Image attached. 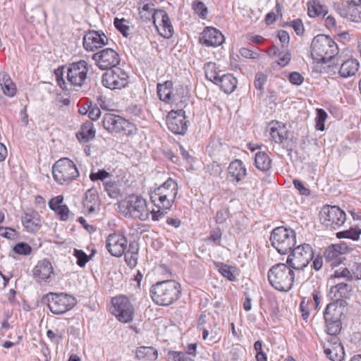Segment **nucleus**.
<instances>
[{
	"instance_id": "54",
	"label": "nucleus",
	"mask_w": 361,
	"mask_h": 361,
	"mask_svg": "<svg viewBox=\"0 0 361 361\" xmlns=\"http://www.w3.org/2000/svg\"><path fill=\"white\" fill-rule=\"evenodd\" d=\"M73 255L77 259V264L80 267H83L89 261V256L82 250L74 249Z\"/></svg>"
},
{
	"instance_id": "23",
	"label": "nucleus",
	"mask_w": 361,
	"mask_h": 361,
	"mask_svg": "<svg viewBox=\"0 0 361 361\" xmlns=\"http://www.w3.org/2000/svg\"><path fill=\"white\" fill-rule=\"evenodd\" d=\"M157 94L160 100L167 104L177 102L178 100L173 93V82L170 80L157 85Z\"/></svg>"
},
{
	"instance_id": "48",
	"label": "nucleus",
	"mask_w": 361,
	"mask_h": 361,
	"mask_svg": "<svg viewBox=\"0 0 361 361\" xmlns=\"http://www.w3.org/2000/svg\"><path fill=\"white\" fill-rule=\"evenodd\" d=\"M315 128L317 130L323 131L325 129V122L328 117L327 113L323 109H316Z\"/></svg>"
},
{
	"instance_id": "39",
	"label": "nucleus",
	"mask_w": 361,
	"mask_h": 361,
	"mask_svg": "<svg viewBox=\"0 0 361 361\" xmlns=\"http://www.w3.org/2000/svg\"><path fill=\"white\" fill-rule=\"evenodd\" d=\"M136 356L139 360L154 361L157 360L158 353L153 347L140 346L136 350Z\"/></svg>"
},
{
	"instance_id": "14",
	"label": "nucleus",
	"mask_w": 361,
	"mask_h": 361,
	"mask_svg": "<svg viewBox=\"0 0 361 361\" xmlns=\"http://www.w3.org/2000/svg\"><path fill=\"white\" fill-rule=\"evenodd\" d=\"M92 59L102 70L116 68L121 60L119 54L111 48H106L94 54Z\"/></svg>"
},
{
	"instance_id": "63",
	"label": "nucleus",
	"mask_w": 361,
	"mask_h": 361,
	"mask_svg": "<svg viewBox=\"0 0 361 361\" xmlns=\"http://www.w3.org/2000/svg\"><path fill=\"white\" fill-rule=\"evenodd\" d=\"M192 8L195 13L203 18V2L200 0H195L192 4Z\"/></svg>"
},
{
	"instance_id": "46",
	"label": "nucleus",
	"mask_w": 361,
	"mask_h": 361,
	"mask_svg": "<svg viewBox=\"0 0 361 361\" xmlns=\"http://www.w3.org/2000/svg\"><path fill=\"white\" fill-rule=\"evenodd\" d=\"M157 30L159 32L160 35L164 38L169 39L172 37L173 34V27L171 25L169 17H168L167 19H165L161 24L158 25Z\"/></svg>"
},
{
	"instance_id": "31",
	"label": "nucleus",
	"mask_w": 361,
	"mask_h": 361,
	"mask_svg": "<svg viewBox=\"0 0 361 361\" xmlns=\"http://www.w3.org/2000/svg\"><path fill=\"white\" fill-rule=\"evenodd\" d=\"M153 192L159 195H166L170 199H175L178 194V185L173 180L169 178Z\"/></svg>"
},
{
	"instance_id": "6",
	"label": "nucleus",
	"mask_w": 361,
	"mask_h": 361,
	"mask_svg": "<svg viewBox=\"0 0 361 361\" xmlns=\"http://www.w3.org/2000/svg\"><path fill=\"white\" fill-rule=\"evenodd\" d=\"M54 180L59 184H68L79 176V171L75 163L68 158L58 160L52 166Z\"/></svg>"
},
{
	"instance_id": "55",
	"label": "nucleus",
	"mask_w": 361,
	"mask_h": 361,
	"mask_svg": "<svg viewBox=\"0 0 361 361\" xmlns=\"http://www.w3.org/2000/svg\"><path fill=\"white\" fill-rule=\"evenodd\" d=\"M293 184L295 188L298 191L299 194L304 196H309L311 195L310 190L305 185V184L300 180L294 179Z\"/></svg>"
},
{
	"instance_id": "50",
	"label": "nucleus",
	"mask_w": 361,
	"mask_h": 361,
	"mask_svg": "<svg viewBox=\"0 0 361 361\" xmlns=\"http://www.w3.org/2000/svg\"><path fill=\"white\" fill-rule=\"evenodd\" d=\"M276 11L275 12H269L267 14L265 18V21L267 25H271L276 21V20L279 18V16H282V6L279 3H277L276 5Z\"/></svg>"
},
{
	"instance_id": "58",
	"label": "nucleus",
	"mask_w": 361,
	"mask_h": 361,
	"mask_svg": "<svg viewBox=\"0 0 361 361\" xmlns=\"http://www.w3.org/2000/svg\"><path fill=\"white\" fill-rule=\"evenodd\" d=\"M230 212L228 208L224 207L216 212L215 220L217 224H223L228 218Z\"/></svg>"
},
{
	"instance_id": "64",
	"label": "nucleus",
	"mask_w": 361,
	"mask_h": 361,
	"mask_svg": "<svg viewBox=\"0 0 361 361\" xmlns=\"http://www.w3.org/2000/svg\"><path fill=\"white\" fill-rule=\"evenodd\" d=\"M62 221H66L68 219L70 210L68 207L63 204L59 209L55 212Z\"/></svg>"
},
{
	"instance_id": "32",
	"label": "nucleus",
	"mask_w": 361,
	"mask_h": 361,
	"mask_svg": "<svg viewBox=\"0 0 361 361\" xmlns=\"http://www.w3.org/2000/svg\"><path fill=\"white\" fill-rule=\"evenodd\" d=\"M98 195L95 191L88 190L83 201L85 212L91 214L96 212L98 205Z\"/></svg>"
},
{
	"instance_id": "60",
	"label": "nucleus",
	"mask_w": 361,
	"mask_h": 361,
	"mask_svg": "<svg viewBox=\"0 0 361 361\" xmlns=\"http://www.w3.org/2000/svg\"><path fill=\"white\" fill-rule=\"evenodd\" d=\"M267 82V76L262 73H257L255 75L254 82L255 87L259 90H263V87Z\"/></svg>"
},
{
	"instance_id": "38",
	"label": "nucleus",
	"mask_w": 361,
	"mask_h": 361,
	"mask_svg": "<svg viewBox=\"0 0 361 361\" xmlns=\"http://www.w3.org/2000/svg\"><path fill=\"white\" fill-rule=\"evenodd\" d=\"M339 302L334 300V302H330L326 307L324 312V319H341L342 314L341 307H338Z\"/></svg>"
},
{
	"instance_id": "51",
	"label": "nucleus",
	"mask_w": 361,
	"mask_h": 361,
	"mask_svg": "<svg viewBox=\"0 0 361 361\" xmlns=\"http://www.w3.org/2000/svg\"><path fill=\"white\" fill-rule=\"evenodd\" d=\"M169 15L164 10H156L154 13L153 16L152 18V23L156 27V28L164 21L165 19H167Z\"/></svg>"
},
{
	"instance_id": "25",
	"label": "nucleus",
	"mask_w": 361,
	"mask_h": 361,
	"mask_svg": "<svg viewBox=\"0 0 361 361\" xmlns=\"http://www.w3.org/2000/svg\"><path fill=\"white\" fill-rule=\"evenodd\" d=\"M228 173L231 180L240 182L245 178L247 171L243 161L240 159H235L230 164L228 168Z\"/></svg>"
},
{
	"instance_id": "12",
	"label": "nucleus",
	"mask_w": 361,
	"mask_h": 361,
	"mask_svg": "<svg viewBox=\"0 0 361 361\" xmlns=\"http://www.w3.org/2000/svg\"><path fill=\"white\" fill-rule=\"evenodd\" d=\"M89 68L85 60L69 64L67 68V80L73 87H81L85 83Z\"/></svg>"
},
{
	"instance_id": "35",
	"label": "nucleus",
	"mask_w": 361,
	"mask_h": 361,
	"mask_svg": "<svg viewBox=\"0 0 361 361\" xmlns=\"http://www.w3.org/2000/svg\"><path fill=\"white\" fill-rule=\"evenodd\" d=\"M0 85L4 94L13 97L16 94V85L13 82L11 77L5 72L0 73Z\"/></svg>"
},
{
	"instance_id": "18",
	"label": "nucleus",
	"mask_w": 361,
	"mask_h": 361,
	"mask_svg": "<svg viewBox=\"0 0 361 361\" xmlns=\"http://www.w3.org/2000/svg\"><path fill=\"white\" fill-rule=\"evenodd\" d=\"M106 247L112 256L121 257L128 247L127 238L119 233L110 234L106 239Z\"/></svg>"
},
{
	"instance_id": "15",
	"label": "nucleus",
	"mask_w": 361,
	"mask_h": 361,
	"mask_svg": "<svg viewBox=\"0 0 361 361\" xmlns=\"http://www.w3.org/2000/svg\"><path fill=\"white\" fill-rule=\"evenodd\" d=\"M168 128L174 134L184 135L188 129V121L185 120L183 109L171 111L166 117Z\"/></svg>"
},
{
	"instance_id": "53",
	"label": "nucleus",
	"mask_w": 361,
	"mask_h": 361,
	"mask_svg": "<svg viewBox=\"0 0 361 361\" xmlns=\"http://www.w3.org/2000/svg\"><path fill=\"white\" fill-rule=\"evenodd\" d=\"M353 273L351 274L347 268L344 267L338 270H336L331 276V279H339L343 278L345 281H350L353 279Z\"/></svg>"
},
{
	"instance_id": "34",
	"label": "nucleus",
	"mask_w": 361,
	"mask_h": 361,
	"mask_svg": "<svg viewBox=\"0 0 361 361\" xmlns=\"http://www.w3.org/2000/svg\"><path fill=\"white\" fill-rule=\"evenodd\" d=\"M307 7L308 15L312 18L324 17L327 13L326 8L323 5L321 0H312L309 1Z\"/></svg>"
},
{
	"instance_id": "40",
	"label": "nucleus",
	"mask_w": 361,
	"mask_h": 361,
	"mask_svg": "<svg viewBox=\"0 0 361 361\" xmlns=\"http://www.w3.org/2000/svg\"><path fill=\"white\" fill-rule=\"evenodd\" d=\"M220 274L228 280L235 281L238 275V269L235 267L228 266L223 263H215Z\"/></svg>"
},
{
	"instance_id": "4",
	"label": "nucleus",
	"mask_w": 361,
	"mask_h": 361,
	"mask_svg": "<svg viewBox=\"0 0 361 361\" xmlns=\"http://www.w3.org/2000/svg\"><path fill=\"white\" fill-rule=\"evenodd\" d=\"M268 280L276 290L288 292L295 281L294 269L284 263L276 264L269 270Z\"/></svg>"
},
{
	"instance_id": "26",
	"label": "nucleus",
	"mask_w": 361,
	"mask_h": 361,
	"mask_svg": "<svg viewBox=\"0 0 361 361\" xmlns=\"http://www.w3.org/2000/svg\"><path fill=\"white\" fill-rule=\"evenodd\" d=\"M351 286L346 282H338L336 285L331 286L329 295L331 299L337 300L341 303V299L347 298Z\"/></svg>"
},
{
	"instance_id": "41",
	"label": "nucleus",
	"mask_w": 361,
	"mask_h": 361,
	"mask_svg": "<svg viewBox=\"0 0 361 361\" xmlns=\"http://www.w3.org/2000/svg\"><path fill=\"white\" fill-rule=\"evenodd\" d=\"M215 63L207 62L204 64V76L209 82L214 84L217 82L218 78H220V71Z\"/></svg>"
},
{
	"instance_id": "56",
	"label": "nucleus",
	"mask_w": 361,
	"mask_h": 361,
	"mask_svg": "<svg viewBox=\"0 0 361 361\" xmlns=\"http://www.w3.org/2000/svg\"><path fill=\"white\" fill-rule=\"evenodd\" d=\"M13 251L18 255H27L31 252V247L25 243H19L13 247Z\"/></svg>"
},
{
	"instance_id": "59",
	"label": "nucleus",
	"mask_w": 361,
	"mask_h": 361,
	"mask_svg": "<svg viewBox=\"0 0 361 361\" xmlns=\"http://www.w3.org/2000/svg\"><path fill=\"white\" fill-rule=\"evenodd\" d=\"M63 197L62 195H59L55 197L51 198L49 202L48 205L50 209L56 212L59 208H60L63 204Z\"/></svg>"
},
{
	"instance_id": "37",
	"label": "nucleus",
	"mask_w": 361,
	"mask_h": 361,
	"mask_svg": "<svg viewBox=\"0 0 361 361\" xmlns=\"http://www.w3.org/2000/svg\"><path fill=\"white\" fill-rule=\"evenodd\" d=\"M270 135L276 143H281L288 138V132L284 126L279 123L273 124L270 127Z\"/></svg>"
},
{
	"instance_id": "16",
	"label": "nucleus",
	"mask_w": 361,
	"mask_h": 361,
	"mask_svg": "<svg viewBox=\"0 0 361 361\" xmlns=\"http://www.w3.org/2000/svg\"><path fill=\"white\" fill-rule=\"evenodd\" d=\"M326 356L331 361H342L344 348L338 336H327L323 345Z\"/></svg>"
},
{
	"instance_id": "17",
	"label": "nucleus",
	"mask_w": 361,
	"mask_h": 361,
	"mask_svg": "<svg viewBox=\"0 0 361 361\" xmlns=\"http://www.w3.org/2000/svg\"><path fill=\"white\" fill-rule=\"evenodd\" d=\"M83 47L87 51H94L108 44L107 37L100 31L90 30L82 39Z\"/></svg>"
},
{
	"instance_id": "13",
	"label": "nucleus",
	"mask_w": 361,
	"mask_h": 361,
	"mask_svg": "<svg viewBox=\"0 0 361 361\" xmlns=\"http://www.w3.org/2000/svg\"><path fill=\"white\" fill-rule=\"evenodd\" d=\"M102 82L104 86L111 90L122 89L128 83V75L116 66L103 74Z\"/></svg>"
},
{
	"instance_id": "3",
	"label": "nucleus",
	"mask_w": 361,
	"mask_h": 361,
	"mask_svg": "<svg viewBox=\"0 0 361 361\" xmlns=\"http://www.w3.org/2000/svg\"><path fill=\"white\" fill-rule=\"evenodd\" d=\"M153 301L159 305H169L176 301L180 295V285L174 280L158 282L150 289Z\"/></svg>"
},
{
	"instance_id": "28",
	"label": "nucleus",
	"mask_w": 361,
	"mask_h": 361,
	"mask_svg": "<svg viewBox=\"0 0 361 361\" xmlns=\"http://www.w3.org/2000/svg\"><path fill=\"white\" fill-rule=\"evenodd\" d=\"M150 200L154 206L158 208L157 212H164V215L166 213L165 211L171 207L175 200V199L168 198L166 195H159L154 192L150 195Z\"/></svg>"
},
{
	"instance_id": "45",
	"label": "nucleus",
	"mask_w": 361,
	"mask_h": 361,
	"mask_svg": "<svg viewBox=\"0 0 361 361\" xmlns=\"http://www.w3.org/2000/svg\"><path fill=\"white\" fill-rule=\"evenodd\" d=\"M325 319L327 336H337L341 330V319Z\"/></svg>"
},
{
	"instance_id": "10",
	"label": "nucleus",
	"mask_w": 361,
	"mask_h": 361,
	"mask_svg": "<svg viewBox=\"0 0 361 361\" xmlns=\"http://www.w3.org/2000/svg\"><path fill=\"white\" fill-rule=\"evenodd\" d=\"M319 216L322 224L331 229L339 228L346 221L345 213L338 206H324Z\"/></svg>"
},
{
	"instance_id": "2",
	"label": "nucleus",
	"mask_w": 361,
	"mask_h": 361,
	"mask_svg": "<svg viewBox=\"0 0 361 361\" xmlns=\"http://www.w3.org/2000/svg\"><path fill=\"white\" fill-rule=\"evenodd\" d=\"M310 51L314 61L317 63H326L338 55V47L329 36L318 35L312 41Z\"/></svg>"
},
{
	"instance_id": "1",
	"label": "nucleus",
	"mask_w": 361,
	"mask_h": 361,
	"mask_svg": "<svg viewBox=\"0 0 361 361\" xmlns=\"http://www.w3.org/2000/svg\"><path fill=\"white\" fill-rule=\"evenodd\" d=\"M120 212L126 216L146 221L152 216L153 221H159L164 216V212L150 210L147 207V201L137 195H131L121 202L118 206Z\"/></svg>"
},
{
	"instance_id": "7",
	"label": "nucleus",
	"mask_w": 361,
	"mask_h": 361,
	"mask_svg": "<svg viewBox=\"0 0 361 361\" xmlns=\"http://www.w3.org/2000/svg\"><path fill=\"white\" fill-rule=\"evenodd\" d=\"M104 128L110 133H123L126 135H133L137 133L135 126L123 117L106 113L102 119Z\"/></svg>"
},
{
	"instance_id": "30",
	"label": "nucleus",
	"mask_w": 361,
	"mask_h": 361,
	"mask_svg": "<svg viewBox=\"0 0 361 361\" xmlns=\"http://www.w3.org/2000/svg\"><path fill=\"white\" fill-rule=\"evenodd\" d=\"M359 66L360 64L357 59H348L341 64L338 70V74L341 77L344 78L353 76L357 72Z\"/></svg>"
},
{
	"instance_id": "9",
	"label": "nucleus",
	"mask_w": 361,
	"mask_h": 361,
	"mask_svg": "<svg viewBox=\"0 0 361 361\" xmlns=\"http://www.w3.org/2000/svg\"><path fill=\"white\" fill-rule=\"evenodd\" d=\"M47 298L48 307L54 314H62L71 310L76 304L74 297L63 293H49Z\"/></svg>"
},
{
	"instance_id": "24",
	"label": "nucleus",
	"mask_w": 361,
	"mask_h": 361,
	"mask_svg": "<svg viewBox=\"0 0 361 361\" xmlns=\"http://www.w3.org/2000/svg\"><path fill=\"white\" fill-rule=\"evenodd\" d=\"M224 41V37L217 29L212 27H204V46L218 47Z\"/></svg>"
},
{
	"instance_id": "52",
	"label": "nucleus",
	"mask_w": 361,
	"mask_h": 361,
	"mask_svg": "<svg viewBox=\"0 0 361 361\" xmlns=\"http://www.w3.org/2000/svg\"><path fill=\"white\" fill-rule=\"evenodd\" d=\"M114 25L123 36L128 37L129 35L130 27L126 24V20L116 18L114 19Z\"/></svg>"
},
{
	"instance_id": "47",
	"label": "nucleus",
	"mask_w": 361,
	"mask_h": 361,
	"mask_svg": "<svg viewBox=\"0 0 361 361\" xmlns=\"http://www.w3.org/2000/svg\"><path fill=\"white\" fill-rule=\"evenodd\" d=\"M361 234V229L358 228H350L348 230L338 232L336 237L338 238H348L353 240H357Z\"/></svg>"
},
{
	"instance_id": "61",
	"label": "nucleus",
	"mask_w": 361,
	"mask_h": 361,
	"mask_svg": "<svg viewBox=\"0 0 361 361\" xmlns=\"http://www.w3.org/2000/svg\"><path fill=\"white\" fill-rule=\"evenodd\" d=\"M110 176V173L105 170H99V171L94 173L92 172L90 175V178L92 181H96L98 180H104L106 178Z\"/></svg>"
},
{
	"instance_id": "57",
	"label": "nucleus",
	"mask_w": 361,
	"mask_h": 361,
	"mask_svg": "<svg viewBox=\"0 0 361 361\" xmlns=\"http://www.w3.org/2000/svg\"><path fill=\"white\" fill-rule=\"evenodd\" d=\"M221 231L220 228H216L212 231L210 235L205 240L208 243H211L212 245H218L221 240Z\"/></svg>"
},
{
	"instance_id": "11",
	"label": "nucleus",
	"mask_w": 361,
	"mask_h": 361,
	"mask_svg": "<svg viewBox=\"0 0 361 361\" xmlns=\"http://www.w3.org/2000/svg\"><path fill=\"white\" fill-rule=\"evenodd\" d=\"M111 312L120 322L128 323L133 319L134 307L127 297H114L111 299Z\"/></svg>"
},
{
	"instance_id": "49",
	"label": "nucleus",
	"mask_w": 361,
	"mask_h": 361,
	"mask_svg": "<svg viewBox=\"0 0 361 361\" xmlns=\"http://www.w3.org/2000/svg\"><path fill=\"white\" fill-rule=\"evenodd\" d=\"M286 25L292 27L298 36H302L305 32V27L302 20L300 18L294 19L286 23Z\"/></svg>"
},
{
	"instance_id": "43",
	"label": "nucleus",
	"mask_w": 361,
	"mask_h": 361,
	"mask_svg": "<svg viewBox=\"0 0 361 361\" xmlns=\"http://www.w3.org/2000/svg\"><path fill=\"white\" fill-rule=\"evenodd\" d=\"M139 10L140 18L145 22L151 21L153 14L156 11L154 4L150 3L140 4Z\"/></svg>"
},
{
	"instance_id": "8",
	"label": "nucleus",
	"mask_w": 361,
	"mask_h": 361,
	"mask_svg": "<svg viewBox=\"0 0 361 361\" xmlns=\"http://www.w3.org/2000/svg\"><path fill=\"white\" fill-rule=\"evenodd\" d=\"M313 250L309 244H302L295 247L288 255L286 264L294 270H302L312 260Z\"/></svg>"
},
{
	"instance_id": "19",
	"label": "nucleus",
	"mask_w": 361,
	"mask_h": 361,
	"mask_svg": "<svg viewBox=\"0 0 361 361\" xmlns=\"http://www.w3.org/2000/svg\"><path fill=\"white\" fill-rule=\"evenodd\" d=\"M345 247L341 245H331L326 248L324 257L332 267H337L345 259L343 253Z\"/></svg>"
},
{
	"instance_id": "21",
	"label": "nucleus",
	"mask_w": 361,
	"mask_h": 361,
	"mask_svg": "<svg viewBox=\"0 0 361 361\" xmlns=\"http://www.w3.org/2000/svg\"><path fill=\"white\" fill-rule=\"evenodd\" d=\"M21 222L25 230L30 233H36L41 228L40 216L37 212L27 209L21 218Z\"/></svg>"
},
{
	"instance_id": "33",
	"label": "nucleus",
	"mask_w": 361,
	"mask_h": 361,
	"mask_svg": "<svg viewBox=\"0 0 361 361\" xmlns=\"http://www.w3.org/2000/svg\"><path fill=\"white\" fill-rule=\"evenodd\" d=\"M98 195L95 191L88 190L83 201L85 212L91 214L96 212L98 205Z\"/></svg>"
},
{
	"instance_id": "22",
	"label": "nucleus",
	"mask_w": 361,
	"mask_h": 361,
	"mask_svg": "<svg viewBox=\"0 0 361 361\" xmlns=\"http://www.w3.org/2000/svg\"><path fill=\"white\" fill-rule=\"evenodd\" d=\"M338 13L343 18L355 23H361V4H346L338 8Z\"/></svg>"
},
{
	"instance_id": "5",
	"label": "nucleus",
	"mask_w": 361,
	"mask_h": 361,
	"mask_svg": "<svg viewBox=\"0 0 361 361\" xmlns=\"http://www.w3.org/2000/svg\"><path fill=\"white\" fill-rule=\"evenodd\" d=\"M296 235L293 230L283 226L273 230L270 235L271 245L280 254H286L295 245Z\"/></svg>"
},
{
	"instance_id": "42",
	"label": "nucleus",
	"mask_w": 361,
	"mask_h": 361,
	"mask_svg": "<svg viewBox=\"0 0 361 361\" xmlns=\"http://www.w3.org/2000/svg\"><path fill=\"white\" fill-rule=\"evenodd\" d=\"M255 163L258 169L267 171L271 168V160L267 154L259 152L255 154Z\"/></svg>"
},
{
	"instance_id": "62",
	"label": "nucleus",
	"mask_w": 361,
	"mask_h": 361,
	"mask_svg": "<svg viewBox=\"0 0 361 361\" xmlns=\"http://www.w3.org/2000/svg\"><path fill=\"white\" fill-rule=\"evenodd\" d=\"M289 81L295 85H300L302 83L304 78L298 72H293L289 75Z\"/></svg>"
},
{
	"instance_id": "20",
	"label": "nucleus",
	"mask_w": 361,
	"mask_h": 361,
	"mask_svg": "<svg viewBox=\"0 0 361 361\" xmlns=\"http://www.w3.org/2000/svg\"><path fill=\"white\" fill-rule=\"evenodd\" d=\"M33 276L38 283L47 282L54 274L51 264L47 259H43L37 264L33 269Z\"/></svg>"
},
{
	"instance_id": "27",
	"label": "nucleus",
	"mask_w": 361,
	"mask_h": 361,
	"mask_svg": "<svg viewBox=\"0 0 361 361\" xmlns=\"http://www.w3.org/2000/svg\"><path fill=\"white\" fill-rule=\"evenodd\" d=\"M196 343H190L188 346L187 352L172 351L169 353V359L172 361H194L196 355Z\"/></svg>"
},
{
	"instance_id": "44",
	"label": "nucleus",
	"mask_w": 361,
	"mask_h": 361,
	"mask_svg": "<svg viewBox=\"0 0 361 361\" xmlns=\"http://www.w3.org/2000/svg\"><path fill=\"white\" fill-rule=\"evenodd\" d=\"M124 254L127 264L130 268H134L137 263L138 248L130 245L128 251L126 252H125Z\"/></svg>"
},
{
	"instance_id": "36",
	"label": "nucleus",
	"mask_w": 361,
	"mask_h": 361,
	"mask_svg": "<svg viewBox=\"0 0 361 361\" xmlns=\"http://www.w3.org/2000/svg\"><path fill=\"white\" fill-rule=\"evenodd\" d=\"M76 136L79 141L85 143L92 140L95 136L93 124L91 122L85 123Z\"/></svg>"
},
{
	"instance_id": "29",
	"label": "nucleus",
	"mask_w": 361,
	"mask_h": 361,
	"mask_svg": "<svg viewBox=\"0 0 361 361\" xmlns=\"http://www.w3.org/2000/svg\"><path fill=\"white\" fill-rule=\"evenodd\" d=\"M215 85L226 94L232 93L237 87V79L232 74H224L218 78Z\"/></svg>"
}]
</instances>
